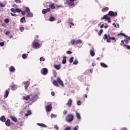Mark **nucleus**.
Wrapping results in <instances>:
<instances>
[{
  "label": "nucleus",
  "instance_id": "nucleus-1",
  "mask_svg": "<svg viewBox=\"0 0 130 130\" xmlns=\"http://www.w3.org/2000/svg\"><path fill=\"white\" fill-rule=\"evenodd\" d=\"M58 83L62 87H64V84H63V82H62L61 79H60V78H57V81L54 80L52 82V84L55 87H59V85L58 84Z\"/></svg>",
  "mask_w": 130,
  "mask_h": 130
},
{
  "label": "nucleus",
  "instance_id": "nucleus-2",
  "mask_svg": "<svg viewBox=\"0 0 130 130\" xmlns=\"http://www.w3.org/2000/svg\"><path fill=\"white\" fill-rule=\"evenodd\" d=\"M104 39L107 40V42H108V43H110V42H111V41L110 40H114V42H116V40H115V38L110 37V35H104Z\"/></svg>",
  "mask_w": 130,
  "mask_h": 130
},
{
  "label": "nucleus",
  "instance_id": "nucleus-3",
  "mask_svg": "<svg viewBox=\"0 0 130 130\" xmlns=\"http://www.w3.org/2000/svg\"><path fill=\"white\" fill-rule=\"evenodd\" d=\"M66 120L67 122H71L72 120H74V116L72 114H68L66 117Z\"/></svg>",
  "mask_w": 130,
  "mask_h": 130
},
{
  "label": "nucleus",
  "instance_id": "nucleus-4",
  "mask_svg": "<svg viewBox=\"0 0 130 130\" xmlns=\"http://www.w3.org/2000/svg\"><path fill=\"white\" fill-rule=\"evenodd\" d=\"M82 41L81 40H72L71 41V44L72 45H75V44H81L82 43Z\"/></svg>",
  "mask_w": 130,
  "mask_h": 130
},
{
  "label": "nucleus",
  "instance_id": "nucleus-5",
  "mask_svg": "<svg viewBox=\"0 0 130 130\" xmlns=\"http://www.w3.org/2000/svg\"><path fill=\"white\" fill-rule=\"evenodd\" d=\"M41 73L44 76H46V75H47V74H48V70H47V68H43L41 70Z\"/></svg>",
  "mask_w": 130,
  "mask_h": 130
},
{
  "label": "nucleus",
  "instance_id": "nucleus-6",
  "mask_svg": "<svg viewBox=\"0 0 130 130\" xmlns=\"http://www.w3.org/2000/svg\"><path fill=\"white\" fill-rule=\"evenodd\" d=\"M109 16L110 17H116L117 16V12H113V11H110L108 13Z\"/></svg>",
  "mask_w": 130,
  "mask_h": 130
},
{
  "label": "nucleus",
  "instance_id": "nucleus-7",
  "mask_svg": "<svg viewBox=\"0 0 130 130\" xmlns=\"http://www.w3.org/2000/svg\"><path fill=\"white\" fill-rule=\"evenodd\" d=\"M46 110L47 112H49V111H51V109H52V106L51 104L46 107Z\"/></svg>",
  "mask_w": 130,
  "mask_h": 130
},
{
  "label": "nucleus",
  "instance_id": "nucleus-8",
  "mask_svg": "<svg viewBox=\"0 0 130 130\" xmlns=\"http://www.w3.org/2000/svg\"><path fill=\"white\" fill-rule=\"evenodd\" d=\"M108 16H109V15L107 14L104 15L102 18L101 20H105V21H107V20H110V17H108Z\"/></svg>",
  "mask_w": 130,
  "mask_h": 130
},
{
  "label": "nucleus",
  "instance_id": "nucleus-9",
  "mask_svg": "<svg viewBox=\"0 0 130 130\" xmlns=\"http://www.w3.org/2000/svg\"><path fill=\"white\" fill-rule=\"evenodd\" d=\"M5 94H4V98H8L9 94L10 93V88H8V90L5 91Z\"/></svg>",
  "mask_w": 130,
  "mask_h": 130
},
{
  "label": "nucleus",
  "instance_id": "nucleus-10",
  "mask_svg": "<svg viewBox=\"0 0 130 130\" xmlns=\"http://www.w3.org/2000/svg\"><path fill=\"white\" fill-rule=\"evenodd\" d=\"M72 104H73V101L72 99H70L68 101L67 105H68L69 107H71V106H72Z\"/></svg>",
  "mask_w": 130,
  "mask_h": 130
},
{
  "label": "nucleus",
  "instance_id": "nucleus-11",
  "mask_svg": "<svg viewBox=\"0 0 130 130\" xmlns=\"http://www.w3.org/2000/svg\"><path fill=\"white\" fill-rule=\"evenodd\" d=\"M67 4H68L69 6H70V7L75 6V3H74V2L69 1V0L67 1Z\"/></svg>",
  "mask_w": 130,
  "mask_h": 130
},
{
  "label": "nucleus",
  "instance_id": "nucleus-12",
  "mask_svg": "<svg viewBox=\"0 0 130 130\" xmlns=\"http://www.w3.org/2000/svg\"><path fill=\"white\" fill-rule=\"evenodd\" d=\"M32 45L34 48H37V47H39V46H40V44H39L38 42L34 43Z\"/></svg>",
  "mask_w": 130,
  "mask_h": 130
},
{
  "label": "nucleus",
  "instance_id": "nucleus-13",
  "mask_svg": "<svg viewBox=\"0 0 130 130\" xmlns=\"http://www.w3.org/2000/svg\"><path fill=\"white\" fill-rule=\"evenodd\" d=\"M10 87H11V90H12V91H15V90H16V89H17V86L15 84L11 85Z\"/></svg>",
  "mask_w": 130,
  "mask_h": 130
},
{
  "label": "nucleus",
  "instance_id": "nucleus-14",
  "mask_svg": "<svg viewBox=\"0 0 130 130\" xmlns=\"http://www.w3.org/2000/svg\"><path fill=\"white\" fill-rule=\"evenodd\" d=\"M24 85H25V90H27V89H28V87H29V85H30V83L28 81H26L24 82Z\"/></svg>",
  "mask_w": 130,
  "mask_h": 130
},
{
  "label": "nucleus",
  "instance_id": "nucleus-15",
  "mask_svg": "<svg viewBox=\"0 0 130 130\" xmlns=\"http://www.w3.org/2000/svg\"><path fill=\"white\" fill-rule=\"evenodd\" d=\"M9 71L11 73H14V72H15V67H14V66H11L9 68Z\"/></svg>",
  "mask_w": 130,
  "mask_h": 130
},
{
  "label": "nucleus",
  "instance_id": "nucleus-16",
  "mask_svg": "<svg viewBox=\"0 0 130 130\" xmlns=\"http://www.w3.org/2000/svg\"><path fill=\"white\" fill-rule=\"evenodd\" d=\"M50 10H54L55 9V6L54 4H51L49 6Z\"/></svg>",
  "mask_w": 130,
  "mask_h": 130
},
{
  "label": "nucleus",
  "instance_id": "nucleus-17",
  "mask_svg": "<svg viewBox=\"0 0 130 130\" xmlns=\"http://www.w3.org/2000/svg\"><path fill=\"white\" fill-rule=\"evenodd\" d=\"M6 125L7 126H10L11 125V120L10 119H8L6 122H5Z\"/></svg>",
  "mask_w": 130,
  "mask_h": 130
},
{
  "label": "nucleus",
  "instance_id": "nucleus-18",
  "mask_svg": "<svg viewBox=\"0 0 130 130\" xmlns=\"http://www.w3.org/2000/svg\"><path fill=\"white\" fill-rule=\"evenodd\" d=\"M109 10V8L108 7L104 8L102 9V12H103V13H105V12H107Z\"/></svg>",
  "mask_w": 130,
  "mask_h": 130
},
{
  "label": "nucleus",
  "instance_id": "nucleus-19",
  "mask_svg": "<svg viewBox=\"0 0 130 130\" xmlns=\"http://www.w3.org/2000/svg\"><path fill=\"white\" fill-rule=\"evenodd\" d=\"M10 117H11L12 120H13V121H14V122H17V121H18L17 118H16L14 116H11Z\"/></svg>",
  "mask_w": 130,
  "mask_h": 130
},
{
  "label": "nucleus",
  "instance_id": "nucleus-20",
  "mask_svg": "<svg viewBox=\"0 0 130 130\" xmlns=\"http://www.w3.org/2000/svg\"><path fill=\"white\" fill-rule=\"evenodd\" d=\"M37 125H39V126H42V127H47V126L45 124L40 123H38Z\"/></svg>",
  "mask_w": 130,
  "mask_h": 130
},
{
  "label": "nucleus",
  "instance_id": "nucleus-21",
  "mask_svg": "<svg viewBox=\"0 0 130 130\" xmlns=\"http://www.w3.org/2000/svg\"><path fill=\"white\" fill-rule=\"evenodd\" d=\"M62 63L63 64H64L67 63V57L64 56L63 57V59H62Z\"/></svg>",
  "mask_w": 130,
  "mask_h": 130
},
{
  "label": "nucleus",
  "instance_id": "nucleus-22",
  "mask_svg": "<svg viewBox=\"0 0 130 130\" xmlns=\"http://www.w3.org/2000/svg\"><path fill=\"white\" fill-rule=\"evenodd\" d=\"M0 120L1 121H3V122H5V121H6V117H5V116H1L0 118Z\"/></svg>",
  "mask_w": 130,
  "mask_h": 130
},
{
  "label": "nucleus",
  "instance_id": "nucleus-23",
  "mask_svg": "<svg viewBox=\"0 0 130 130\" xmlns=\"http://www.w3.org/2000/svg\"><path fill=\"white\" fill-rule=\"evenodd\" d=\"M26 17L27 18H32V17H33V14L32 13L28 12L27 15H26Z\"/></svg>",
  "mask_w": 130,
  "mask_h": 130
},
{
  "label": "nucleus",
  "instance_id": "nucleus-24",
  "mask_svg": "<svg viewBox=\"0 0 130 130\" xmlns=\"http://www.w3.org/2000/svg\"><path fill=\"white\" fill-rule=\"evenodd\" d=\"M23 99L24 100L28 101L30 99V95H26L25 96H23Z\"/></svg>",
  "mask_w": 130,
  "mask_h": 130
},
{
  "label": "nucleus",
  "instance_id": "nucleus-25",
  "mask_svg": "<svg viewBox=\"0 0 130 130\" xmlns=\"http://www.w3.org/2000/svg\"><path fill=\"white\" fill-rule=\"evenodd\" d=\"M118 36H123L124 37H125V38H127V36L125 35V34H123V33H120V34H118L117 35Z\"/></svg>",
  "mask_w": 130,
  "mask_h": 130
},
{
  "label": "nucleus",
  "instance_id": "nucleus-26",
  "mask_svg": "<svg viewBox=\"0 0 130 130\" xmlns=\"http://www.w3.org/2000/svg\"><path fill=\"white\" fill-rule=\"evenodd\" d=\"M101 66L103 68H108V66L106 64H105V63H104L103 62H101Z\"/></svg>",
  "mask_w": 130,
  "mask_h": 130
},
{
  "label": "nucleus",
  "instance_id": "nucleus-27",
  "mask_svg": "<svg viewBox=\"0 0 130 130\" xmlns=\"http://www.w3.org/2000/svg\"><path fill=\"white\" fill-rule=\"evenodd\" d=\"M32 114V112L30 110H28L26 114H25V116H29V115H31Z\"/></svg>",
  "mask_w": 130,
  "mask_h": 130
},
{
  "label": "nucleus",
  "instance_id": "nucleus-28",
  "mask_svg": "<svg viewBox=\"0 0 130 130\" xmlns=\"http://www.w3.org/2000/svg\"><path fill=\"white\" fill-rule=\"evenodd\" d=\"M54 68H55L56 70H60V65H55L54 66Z\"/></svg>",
  "mask_w": 130,
  "mask_h": 130
},
{
  "label": "nucleus",
  "instance_id": "nucleus-29",
  "mask_svg": "<svg viewBox=\"0 0 130 130\" xmlns=\"http://www.w3.org/2000/svg\"><path fill=\"white\" fill-rule=\"evenodd\" d=\"M90 54L91 56H94V55H95V52L92 50H91L90 51Z\"/></svg>",
  "mask_w": 130,
  "mask_h": 130
},
{
  "label": "nucleus",
  "instance_id": "nucleus-30",
  "mask_svg": "<svg viewBox=\"0 0 130 130\" xmlns=\"http://www.w3.org/2000/svg\"><path fill=\"white\" fill-rule=\"evenodd\" d=\"M76 117L77 119H81V115L78 112H76Z\"/></svg>",
  "mask_w": 130,
  "mask_h": 130
},
{
  "label": "nucleus",
  "instance_id": "nucleus-31",
  "mask_svg": "<svg viewBox=\"0 0 130 130\" xmlns=\"http://www.w3.org/2000/svg\"><path fill=\"white\" fill-rule=\"evenodd\" d=\"M49 21L50 22H53V21H55V18L53 17H51L49 19Z\"/></svg>",
  "mask_w": 130,
  "mask_h": 130
},
{
  "label": "nucleus",
  "instance_id": "nucleus-32",
  "mask_svg": "<svg viewBox=\"0 0 130 130\" xmlns=\"http://www.w3.org/2000/svg\"><path fill=\"white\" fill-rule=\"evenodd\" d=\"M24 22H26V20L25 19V17H23L20 19V21L21 22V23H24Z\"/></svg>",
  "mask_w": 130,
  "mask_h": 130
},
{
  "label": "nucleus",
  "instance_id": "nucleus-33",
  "mask_svg": "<svg viewBox=\"0 0 130 130\" xmlns=\"http://www.w3.org/2000/svg\"><path fill=\"white\" fill-rule=\"evenodd\" d=\"M25 13H30V9H29V8L28 7H26L25 8Z\"/></svg>",
  "mask_w": 130,
  "mask_h": 130
},
{
  "label": "nucleus",
  "instance_id": "nucleus-34",
  "mask_svg": "<svg viewBox=\"0 0 130 130\" xmlns=\"http://www.w3.org/2000/svg\"><path fill=\"white\" fill-rule=\"evenodd\" d=\"M69 61H70V63H72V62H73V61H74V57H71L70 58Z\"/></svg>",
  "mask_w": 130,
  "mask_h": 130
},
{
  "label": "nucleus",
  "instance_id": "nucleus-35",
  "mask_svg": "<svg viewBox=\"0 0 130 130\" xmlns=\"http://www.w3.org/2000/svg\"><path fill=\"white\" fill-rule=\"evenodd\" d=\"M102 33H103V29H101L98 33L99 36H101V35H102Z\"/></svg>",
  "mask_w": 130,
  "mask_h": 130
},
{
  "label": "nucleus",
  "instance_id": "nucleus-36",
  "mask_svg": "<svg viewBox=\"0 0 130 130\" xmlns=\"http://www.w3.org/2000/svg\"><path fill=\"white\" fill-rule=\"evenodd\" d=\"M42 13V14H46V13H47V12L46 11V9H43Z\"/></svg>",
  "mask_w": 130,
  "mask_h": 130
},
{
  "label": "nucleus",
  "instance_id": "nucleus-37",
  "mask_svg": "<svg viewBox=\"0 0 130 130\" xmlns=\"http://www.w3.org/2000/svg\"><path fill=\"white\" fill-rule=\"evenodd\" d=\"M123 47H126L127 49L130 50V46H128L127 45H123Z\"/></svg>",
  "mask_w": 130,
  "mask_h": 130
},
{
  "label": "nucleus",
  "instance_id": "nucleus-38",
  "mask_svg": "<svg viewBox=\"0 0 130 130\" xmlns=\"http://www.w3.org/2000/svg\"><path fill=\"white\" fill-rule=\"evenodd\" d=\"M5 23H8L10 22V20H9V18H6L4 20Z\"/></svg>",
  "mask_w": 130,
  "mask_h": 130
},
{
  "label": "nucleus",
  "instance_id": "nucleus-39",
  "mask_svg": "<svg viewBox=\"0 0 130 130\" xmlns=\"http://www.w3.org/2000/svg\"><path fill=\"white\" fill-rule=\"evenodd\" d=\"M19 30L21 32H23L25 30V28L24 27H20Z\"/></svg>",
  "mask_w": 130,
  "mask_h": 130
},
{
  "label": "nucleus",
  "instance_id": "nucleus-40",
  "mask_svg": "<svg viewBox=\"0 0 130 130\" xmlns=\"http://www.w3.org/2000/svg\"><path fill=\"white\" fill-rule=\"evenodd\" d=\"M120 45L121 46H123V45H125V44H124V41L121 40Z\"/></svg>",
  "mask_w": 130,
  "mask_h": 130
},
{
  "label": "nucleus",
  "instance_id": "nucleus-41",
  "mask_svg": "<svg viewBox=\"0 0 130 130\" xmlns=\"http://www.w3.org/2000/svg\"><path fill=\"white\" fill-rule=\"evenodd\" d=\"M16 11L17 13H21V12H22V10L21 9H19L18 8H16Z\"/></svg>",
  "mask_w": 130,
  "mask_h": 130
},
{
  "label": "nucleus",
  "instance_id": "nucleus-42",
  "mask_svg": "<svg viewBox=\"0 0 130 130\" xmlns=\"http://www.w3.org/2000/svg\"><path fill=\"white\" fill-rule=\"evenodd\" d=\"M11 11L12 12V13H16V9H15L14 8H11Z\"/></svg>",
  "mask_w": 130,
  "mask_h": 130
},
{
  "label": "nucleus",
  "instance_id": "nucleus-43",
  "mask_svg": "<svg viewBox=\"0 0 130 130\" xmlns=\"http://www.w3.org/2000/svg\"><path fill=\"white\" fill-rule=\"evenodd\" d=\"M40 61H44L45 60V58H44L43 57H41L40 58Z\"/></svg>",
  "mask_w": 130,
  "mask_h": 130
},
{
  "label": "nucleus",
  "instance_id": "nucleus-44",
  "mask_svg": "<svg viewBox=\"0 0 130 130\" xmlns=\"http://www.w3.org/2000/svg\"><path fill=\"white\" fill-rule=\"evenodd\" d=\"M15 3H17V4H20L21 3H22V2L21 1V0H14Z\"/></svg>",
  "mask_w": 130,
  "mask_h": 130
},
{
  "label": "nucleus",
  "instance_id": "nucleus-45",
  "mask_svg": "<svg viewBox=\"0 0 130 130\" xmlns=\"http://www.w3.org/2000/svg\"><path fill=\"white\" fill-rule=\"evenodd\" d=\"M77 104L78 106H80L82 104V103L81 102V101H78L77 102Z\"/></svg>",
  "mask_w": 130,
  "mask_h": 130
},
{
  "label": "nucleus",
  "instance_id": "nucleus-46",
  "mask_svg": "<svg viewBox=\"0 0 130 130\" xmlns=\"http://www.w3.org/2000/svg\"><path fill=\"white\" fill-rule=\"evenodd\" d=\"M79 129V126L78 125H76L74 128L73 130H78Z\"/></svg>",
  "mask_w": 130,
  "mask_h": 130
},
{
  "label": "nucleus",
  "instance_id": "nucleus-47",
  "mask_svg": "<svg viewBox=\"0 0 130 130\" xmlns=\"http://www.w3.org/2000/svg\"><path fill=\"white\" fill-rule=\"evenodd\" d=\"M27 57V55H26V54H22V58H26Z\"/></svg>",
  "mask_w": 130,
  "mask_h": 130
},
{
  "label": "nucleus",
  "instance_id": "nucleus-48",
  "mask_svg": "<svg viewBox=\"0 0 130 130\" xmlns=\"http://www.w3.org/2000/svg\"><path fill=\"white\" fill-rule=\"evenodd\" d=\"M21 15H22V16H25V14H26L25 11H23L22 10L21 11Z\"/></svg>",
  "mask_w": 130,
  "mask_h": 130
},
{
  "label": "nucleus",
  "instance_id": "nucleus-49",
  "mask_svg": "<svg viewBox=\"0 0 130 130\" xmlns=\"http://www.w3.org/2000/svg\"><path fill=\"white\" fill-rule=\"evenodd\" d=\"M77 63H79V62L77 60L73 62V64H77Z\"/></svg>",
  "mask_w": 130,
  "mask_h": 130
},
{
  "label": "nucleus",
  "instance_id": "nucleus-50",
  "mask_svg": "<svg viewBox=\"0 0 130 130\" xmlns=\"http://www.w3.org/2000/svg\"><path fill=\"white\" fill-rule=\"evenodd\" d=\"M124 41L125 44H128V40L126 39V40H124Z\"/></svg>",
  "mask_w": 130,
  "mask_h": 130
},
{
  "label": "nucleus",
  "instance_id": "nucleus-51",
  "mask_svg": "<svg viewBox=\"0 0 130 130\" xmlns=\"http://www.w3.org/2000/svg\"><path fill=\"white\" fill-rule=\"evenodd\" d=\"M67 54H72V53H73V52H72L71 51H67Z\"/></svg>",
  "mask_w": 130,
  "mask_h": 130
},
{
  "label": "nucleus",
  "instance_id": "nucleus-52",
  "mask_svg": "<svg viewBox=\"0 0 130 130\" xmlns=\"http://www.w3.org/2000/svg\"><path fill=\"white\" fill-rule=\"evenodd\" d=\"M67 113H68V111L66 110L63 111V114H64V115H66Z\"/></svg>",
  "mask_w": 130,
  "mask_h": 130
},
{
  "label": "nucleus",
  "instance_id": "nucleus-53",
  "mask_svg": "<svg viewBox=\"0 0 130 130\" xmlns=\"http://www.w3.org/2000/svg\"><path fill=\"white\" fill-rule=\"evenodd\" d=\"M10 32L9 31H7L6 32H5V35H10Z\"/></svg>",
  "mask_w": 130,
  "mask_h": 130
},
{
  "label": "nucleus",
  "instance_id": "nucleus-54",
  "mask_svg": "<svg viewBox=\"0 0 130 130\" xmlns=\"http://www.w3.org/2000/svg\"><path fill=\"white\" fill-rule=\"evenodd\" d=\"M11 16H12V17H17V14H13V13H11Z\"/></svg>",
  "mask_w": 130,
  "mask_h": 130
},
{
  "label": "nucleus",
  "instance_id": "nucleus-55",
  "mask_svg": "<svg viewBox=\"0 0 130 130\" xmlns=\"http://www.w3.org/2000/svg\"><path fill=\"white\" fill-rule=\"evenodd\" d=\"M54 128H55V129L56 130H58L59 129L58 126H57V125H55L54 126Z\"/></svg>",
  "mask_w": 130,
  "mask_h": 130
},
{
  "label": "nucleus",
  "instance_id": "nucleus-56",
  "mask_svg": "<svg viewBox=\"0 0 130 130\" xmlns=\"http://www.w3.org/2000/svg\"><path fill=\"white\" fill-rule=\"evenodd\" d=\"M4 45H5V43L4 42H1L0 43V46H4Z\"/></svg>",
  "mask_w": 130,
  "mask_h": 130
},
{
  "label": "nucleus",
  "instance_id": "nucleus-57",
  "mask_svg": "<svg viewBox=\"0 0 130 130\" xmlns=\"http://www.w3.org/2000/svg\"><path fill=\"white\" fill-rule=\"evenodd\" d=\"M46 11L47 13V12H50L51 9H50V8H47V9H46Z\"/></svg>",
  "mask_w": 130,
  "mask_h": 130
},
{
  "label": "nucleus",
  "instance_id": "nucleus-58",
  "mask_svg": "<svg viewBox=\"0 0 130 130\" xmlns=\"http://www.w3.org/2000/svg\"><path fill=\"white\" fill-rule=\"evenodd\" d=\"M51 118H53L54 117H55V115L53 114H51Z\"/></svg>",
  "mask_w": 130,
  "mask_h": 130
},
{
  "label": "nucleus",
  "instance_id": "nucleus-59",
  "mask_svg": "<svg viewBox=\"0 0 130 130\" xmlns=\"http://www.w3.org/2000/svg\"><path fill=\"white\" fill-rule=\"evenodd\" d=\"M0 7H1V8H5V5L1 3L0 4Z\"/></svg>",
  "mask_w": 130,
  "mask_h": 130
},
{
  "label": "nucleus",
  "instance_id": "nucleus-60",
  "mask_svg": "<svg viewBox=\"0 0 130 130\" xmlns=\"http://www.w3.org/2000/svg\"><path fill=\"white\" fill-rule=\"evenodd\" d=\"M72 26H75V25L74 24V23L71 22L70 23V28H72Z\"/></svg>",
  "mask_w": 130,
  "mask_h": 130
},
{
  "label": "nucleus",
  "instance_id": "nucleus-61",
  "mask_svg": "<svg viewBox=\"0 0 130 130\" xmlns=\"http://www.w3.org/2000/svg\"><path fill=\"white\" fill-rule=\"evenodd\" d=\"M64 130H71V127H68L65 128Z\"/></svg>",
  "mask_w": 130,
  "mask_h": 130
},
{
  "label": "nucleus",
  "instance_id": "nucleus-62",
  "mask_svg": "<svg viewBox=\"0 0 130 130\" xmlns=\"http://www.w3.org/2000/svg\"><path fill=\"white\" fill-rule=\"evenodd\" d=\"M51 94L52 96H54V95H55L54 92H53V91H52L51 92Z\"/></svg>",
  "mask_w": 130,
  "mask_h": 130
},
{
  "label": "nucleus",
  "instance_id": "nucleus-63",
  "mask_svg": "<svg viewBox=\"0 0 130 130\" xmlns=\"http://www.w3.org/2000/svg\"><path fill=\"white\" fill-rule=\"evenodd\" d=\"M121 130H127L126 127L122 128Z\"/></svg>",
  "mask_w": 130,
  "mask_h": 130
},
{
  "label": "nucleus",
  "instance_id": "nucleus-64",
  "mask_svg": "<svg viewBox=\"0 0 130 130\" xmlns=\"http://www.w3.org/2000/svg\"><path fill=\"white\" fill-rule=\"evenodd\" d=\"M92 66L93 67H95V66H96V64H95V63H92Z\"/></svg>",
  "mask_w": 130,
  "mask_h": 130
}]
</instances>
